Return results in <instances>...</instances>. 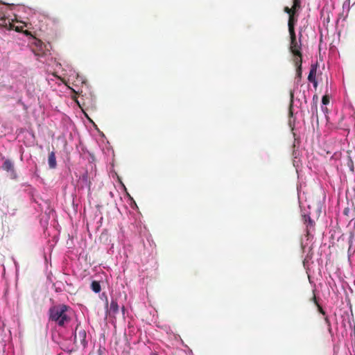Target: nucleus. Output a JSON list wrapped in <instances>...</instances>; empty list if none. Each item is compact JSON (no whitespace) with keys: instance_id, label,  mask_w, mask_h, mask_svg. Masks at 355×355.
<instances>
[{"instance_id":"obj_1","label":"nucleus","mask_w":355,"mask_h":355,"mask_svg":"<svg viewBox=\"0 0 355 355\" xmlns=\"http://www.w3.org/2000/svg\"><path fill=\"white\" fill-rule=\"evenodd\" d=\"M290 35V46L289 50L292 53L294 58L293 62L296 67V75L297 77L300 79L302 78V42L301 37H302V33H300L299 40H297L295 33H289Z\"/></svg>"},{"instance_id":"obj_2","label":"nucleus","mask_w":355,"mask_h":355,"mask_svg":"<svg viewBox=\"0 0 355 355\" xmlns=\"http://www.w3.org/2000/svg\"><path fill=\"white\" fill-rule=\"evenodd\" d=\"M69 307L65 304L54 306L49 309V319L58 326L64 327L71 320L68 312Z\"/></svg>"},{"instance_id":"obj_3","label":"nucleus","mask_w":355,"mask_h":355,"mask_svg":"<svg viewBox=\"0 0 355 355\" xmlns=\"http://www.w3.org/2000/svg\"><path fill=\"white\" fill-rule=\"evenodd\" d=\"M24 35L29 37L28 46L35 55L40 57L45 54L46 46L40 40L33 35L28 30H24Z\"/></svg>"},{"instance_id":"obj_4","label":"nucleus","mask_w":355,"mask_h":355,"mask_svg":"<svg viewBox=\"0 0 355 355\" xmlns=\"http://www.w3.org/2000/svg\"><path fill=\"white\" fill-rule=\"evenodd\" d=\"M74 343L78 345H82L83 346H85L87 344L86 342V331L80 328V325L78 324L76 327V330L74 332Z\"/></svg>"},{"instance_id":"obj_5","label":"nucleus","mask_w":355,"mask_h":355,"mask_svg":"<svg viewBox=\"0 0 355 355\" xmlns=\"http://www.w3.org/2000/svg\"><path fill=\"white\" fill-rule=\"evenodd\" d=\"M317 67H318V66H317L316 64H311V69H310V71H309V74L308 76L309 81L312 83L315 87H316L317 85H318V83H317V80H316V78H315Z\"/></svg>"},{"instance_id":"obj_6","label":"nucleus","mask_w":355,"mask_h":355,"mask_svg":"<svg viewBox=\"0 0 355 355\" xmlns=\"http://www.w3.org/2000/svg\"><path fill=\"white\" fill-rule=\"evenodd\" d=\"M297 13L294 15H291L288 17V27L289 33H295V26L297 21Z\"/></svg>"},{"instance_id":"obj_7","label":"nucleus","mask_w":355,"mask_h":355,"mask_svg":"<svg viewBox=\"0 0 355 355\" xmlns=\"http://www.w3.org/2000/svg\"><path fill=\"white\" fill-rule=\"evenodd\" d=\"M2 168L3 170L8 171V172H10V175L15 178V172H14V166H13V164L12 162L9 160V159H6L3 166H2Z\"/></svg>"},{"instance_id":"obj_8","label":"nucleus","mask_w":355,"mask_h":355,"mask_svg":"<svg viewBox=\"0 0 355 355\" xmlns=\"http://www.w3.org/2000/svg\"><path fill=\"white\" fill-rule=\"evenodd\" d=\"M300 9H301V7L293 3V6L291 8H288V6L284 7V11L286 13H287L289 17L291 15H296Z\"/></svg>"},{"instance_id":"obj_9","label":"nucleus","mask_w":355,"mask_h":355,"mask_svg":"<svg viewBox=\"0 0 355 355\" xmlns=\"http://www.w3.org/2000/svg\"><path fill=\"white\" fill-rule=\"evenodd\" d=\"M48 164L51 168H55L57 166L55 155L53 151L49 154Z\"/></svg>"},{"instance_id":"obj_10","label":"nucleus","mask_w":355,"mask_h":355,"mask_svg":"<svg viewBox=\"0 0 355 355\" xmlns=\"http://www.w3.org/2000/svg\"><path fill=\"white\" fill-rule=\"evenodd\" d=\"M304 223L306 225L307 230L306 233L307 235L309 234V227H313L315 225L314 221L311 218V217L308 215H304L303 216Z\"/></svg>"},{"instance_id":"obj_11","label":"nucleus","mask_w":355,"mask_h":355,"mask_svg":"<svg viewBox=\"0 0 355 355\" xmlns=\"http://www.w3.org/2000/svg\"><path fill=\"white\" fill-rule=\"evenodd\" d=\"M91 288L94 293H98L101 290L100 283L97 281H93L91 284Z\"/></svg>"},{"instance_id":"obj_12","label":"nucleus","mask_w":355,"mask_h":355,"mask_svg":"<svg viewBox=\"0 0 355 355\" xmlns=\"http://www.w3.org/2000/svg\"><path fill=\"white\" fill-rule=\"evenodd\" d=\"M293 101H294V92L293 90L290 91V104H289V116H293Z\"/></svg>"},{"instance_id":"obj_13","label":"nucleus","mask_w":355,"mask_h":355,"mask_svg":"<svg viewBox=\"0 0 355 355\" xmlns=\"http://www.w3.org/2000/svg\"><path fill=\"white\" fill-rule=\"evenodd\" d=\"M312 300L314 302V303L316 304L317 307H318V311L322 313L323 315H326V313L325 311L323 310V309L322 308V306L318 304V301H317V299H316V297L315 295H314L312 297Z\"/></svg>"},{"instance_id":"obj_14","label":"nucleus","mask_w":355,"mask_h":355,"mask_svg":"<svg viewBox=\"0 0 355 355\" xmlns=\"http://www.w3.org/2000/svg\"><path fill=\"white\" fill-rule=\"evenodd\" d=\"M110 310L116 313L119 310V306L116 301L112 300L110 303Z\"/></svg>"},{"instance_id":"obj_15","label":"nucleus","mask_w":355,"mask_h":355,"mask_svg":"<svg viewBox=\"0 0 355 355\" xmlns=\"http://www.w3.org/2000/svg\"><path fill=\"white\" fill-rule=\"evenodd\" d=\"M324 322L325 323L327 324V327H328V331L329 333H331V322L329 319V318L327 316H325L324 317Z\"/></svg>"},{"instance_id":"obj_16","label":"nucleus","mask_w":355,"mask_h":355,"mask_svg":"<svg viewBox=\"0 0 355 355\" xmlns=\"http://www.w3.org/2000/svg\"><path fill=\"white\" fill-rule=\"evenodd\" d=\"M322 102L324 105H327L329 103V98L327 96H324L322 98Z\"/></svg>"},{"instance_id":"obj_17","label":"nucleus","mask_w":355,"mask_h":355,"mask_svg":"<svg viewBox=\"0 0 355 355\" xmlns=\"http://www.w3.org/2000/svg\"><path fill=\"white\" fill-rule=\"evenodd\" d=\"M293 3L301 7V0H293Z\"/></svg>"},{"instance_id":"obj_18","label":"nucleus","mask_w":355,"mask_h":355,"mask_svg":"<svg viewBox=\"0 0 355 355\" xmlns=\"http://www.w3.org/2000/svg\"><path fill=\"white\" fill-rule=\"evenodd\" d=\"M16 31L17 32H22V27L21 26H17L16 27Z\"/></svg>"},{"instance_id":"obj_19","label":"nucleus","mask_w":355,"mask_h":355,"mask_svg":"<svg viewBox=\"0 0 355 355\" xmlns=\"http://www.w3.org/2000/svg\"><path fill=\"white\" fill-rule=\"evenodd\" d=\"M23 24H24V27H27V24H26V23L25 21L23 22Z\"/></svg>"},{"instance_id":"obj_20","label":"nucleus","mask_w":355,"mask_h":355,"mask_svg":"<svg viewBox=\"0 0 355 355\" xmlns=\"http://www.w3.org/2000/svg\"><path fill=\"white\" fill-rule=\"evenodd\" d=\"M0 20H3V17H1V16L0 15Z\"/></svg>"},{"instance_id":"obj_21","label":"nucleus","mask_w":355,"mask_h":355,"mask_svg":"<svg viewBox=\"0 0 355 355\" xmlns=\"http://www.w3.org/2000/svg\"><path fill=\"white\" fill-rule=\"evenodd\" d=\"M20 159H22V153L20 155Z\"/></svg>"}]
</instances>
